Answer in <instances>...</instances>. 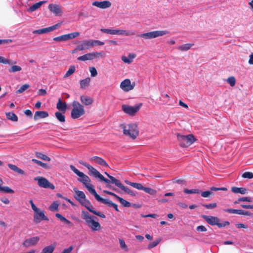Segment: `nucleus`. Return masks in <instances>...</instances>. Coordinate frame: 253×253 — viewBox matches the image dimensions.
Wrapping results in <instances>:
<instances>
[{"mask_svg":"<svg viewBox=\"0 0 253 253\" xmlns=\"http://www.w3.org/2000/svg\"><path fill=\"white\" fill-rule=\"evenodd\" d=\"M81 217L84 220L86 225L92 231H99L101 229V225L98 222L97 217L91 215L87 211H82Z\"/></svg>","mask_w":253,"mask_h":253,"instance_id":"1","label":"nucleus"},{"mask_svg":"<svg viewBox=\"0 0 253 253\" xmlns=\"http://www.w3.org/2000/svg\"><path fill=\"white\" fill-rule=\"evenodd\" d=\"M70 168L75 173L80 177L78 179V180L83 183L88 191L92 194L95 190L93 186L89 183L90 182L89 177L83 172L80 171L73 165H70Z\"/></svg>","mask_w":253,"mask_h":253,"instance_id":"2","label":"nucleus"},{"mask_svg":"<svg viewBox=\"0 0 253 253\" xmlns=\"http://www.w3.org/2000/svg\"><path fill=\"white\" fill-rule=\"evenodd\" d=\"M79 163L86 167L88 169V173L90 175H92L95 178H99L101 181H104L108 184L107 186L108 187L111 188L114 190H116V189L112 188L110 185H109L110 181L109 179L105 178L96 169L94 168L91 165L85 162H84L83 161H80Z\"/></svg>","mask_w":253,"mask_h":253,"instance_id":"3","label":"nucleus"},{"mask_svg":"<svg viewBox=\"0 0 253 253\" xmlns=\"http://www.w3.org/2000/svg\"><path fill=\"white\" fill-rule=\"evenodd\" d=\"M121 128L123 129L124 134L134 139L138 136L139 131L136 124L123 125Z\"/></svg>","mask_w":253,"mask_h":253,"instance_id":"4","label":"nucleus"},{"mask_svg":"<svg viewBox=\"0 0 253 253\" xmlns=\"http://www.w3.org/2000/svg\"><path fill=\"white\" fill-rule=\"evenodd\" d=\"M72 106L71 116L73 119H78L85 114L84 106L80 102L74 101L72 102Z\"/></svg>","mask_w":253,"mask_h":253,"instance_id":"5","label":"nucleus"},{"mask_svg":"<svg viewBox=\"0 0 253 253\" xmlns=\"http://www.w3.org/2000/svg\"><path fill=\"white\" fill-rule=\"evenodd\" d=\"M169 32L167 30H158L141 34L138 35V37L144 40H149L159 37H162L165 35L169 34Z\"/></svg>","mask_w":253,"mask_h":253,"instance_id":"6","label":"nucleus"},{"mask_svg":"<svg viewBox=\"0 0 253 253\" xmlns=\"http://www.w3.org/2000/svg\"><path fill=\"white\" fill-rule=\"evenodd\" d=\"M142 106V103H140L134 106L123 104L122 106V109L123 112L127 115L133 116L139 111Z\"/></svg>","mask_w":253,"mask_h":253,"instance_id":"7","label":"nucleus"},{"mask_svg":"<svg viewBox=\"0 0 253 253\" xmlns=\"http://www.w3.org/2000/svg\"><path fill=\"white\" fill-rule=\"evenodd\" d=\"M104 43L99 40H84L79 45L80 50H84L88 49L96 45H102Z\"/></svg>","mask_w":253,"mask_h":253,"instance_id":"8","label":"nucleus"},{"mask_svg":"<svg viewBox=\"0 0 253 253\" xmlns=\"http://www.w3.org/2000/svg\"><path fill=\"white\" fill-rule=\"evenodd\" d=\"M177 139L179 142L180 145L183 147L191 145L196 140V139L192 134L187 135L178 134Z\"/></svg>","mask_w":253,"mask_h":253,"instance_id":"9","label":"nucleus"},{"mask_svg":"<svg viewBox=\"0 0 253 253\" xmlns=\"http://www.w3.org/2000/svg\"><path fill=\"white\" fill-rule=\"evenodd\" d=\"M104 56V54L102 52L94 51L84 54L82 56H79L78 60L80 61H87L92 60L95 59L102 58Z\"/></svg>","mask_w":253,"mask_h":253,"instance_id":"10","label":"nucleus"},{"mask_svg":"<svg viewBox=\"0 0 253 253\" xmlns=\"http://www.w3.org/2000/svg\"><path fill=\"white\" fill-rule=\"evenodd\" d=\"M33 211H34V221L39 223L42 220L48 221V218L44 215V211L40 210L33 203Z\"/></svg>","mask_w":253,"mask_h":253,"instance_id":"11","label":"nucleus"},{"mask_svg":"<svg viewBox=\"0 0 253 253\" xmlns=\"http://www.w3.org/2000/svg\"><path fill=\"white\" fill-rule=\"evenodd\" d=\"M34 180L37 181L38 185L41 187L49 188L51 189H54L55 188L54 186L50 183L45 178L42 177H37L34 178Z\"/></svg>","mask_w":253,"mask_h":253,"instance_id":"12","label":"nucleus"},{"mask_svg":"<svg viewBox=\"0 0 253 253\" xmlns=\"http://www.w3.org/2000/svg\"><path fill=\"white\" fill-rule=\"evenodd\" d=\"M202 217L211 225H217L218 227H222L224 226L223 224H221V223L219 222V219L217 217L202 215Z\"/></svg>","mask_w":253,"mask_h":253,"instance_id":"13","label":"nucleus"},{"mask_svg":"<svg viewBox=\"0 0 253 253\" xmlns=\"http://www.w3.org/2000/svg\"><path fill=\"white\" fill-rule=\"evenodd\" d=\"M135 85V83L133 82L131 83L129 79H126L123 81L120 84V88L125 92H128L132 90Z\"/></svg>","mask_w":253,"mask_h":253,"instance_id":"14","label":"nucleus"},{"mask_svg":"<svg viewBox=\"0 0 253 253\" xmlns=\"http://www.w3.org/2000/svg\"><path fill=\"white\" fill-rule=\"evenodd\" d=\"M48 8L55 16H61L63 13L62 6L59 4H50Z\"/></svg>","mask_w":253,"mask_h":253,"instance_id":"15","label":"nucleus"},{"mask_svg":"<svg viewBox=\"0 0 253 253\" xmlns=\"http://www.w3.org/2000/svg\"><path fill=\"white\" fill-rule=\"evenodd\" d=\"M60 23H57V24H56L55 25H53L50 27H48L47 28H43V29H39V30H35V31H33V33L36 34H44V33H47L52 32L54 30H55L60 26Z\"/></svg>","mask_w":253,"mask_h":253,"instance_id":"16","label":"nucleus"},{"mask_svg":"<svg viewBox=\"0 0 253 253\" xmlns=\"http://www.w3.org/2000/svg\"><path fill=\"white\" fill-rule=\"evenodd\" d=\"M112 35L118 36H129L135 35V32L120 29H113Z\"/></svg>","mask_w":253,"mask_h":253,"instance_id":"17","label":"nucleus"},{"mask_svg":"<svg viewBox=\"0 0 253 253\" xmlns=\"http://www.w3.org/2000/svg\"><path fill=\"white\" fill-rule=\"evenodd\" d=\"M92 5L100 8L105 9L110 7L111 5V3L108 0L102 1H95L92 3Z\"/></svg>","mask_w":253,"mask_h":253,"instance_id":"18","label":"nucleus"},{"mask_svg":"<svg viewBox=\"0 0 253 253\" xmlns=\"http://www.w3.org/2000/svg\"><path fill=\"white\" fill-rule=\"evenodd\" d=\"M89 161L91 162L94 163L95 164L100 165L104 167H108V165L106 163V162L103 159L100 157H98L97 156H94L89 159Z\"/></svg>","mask_w":253,"mask_h":253,"instance_id":"19","label":"nucleus"},{"mask_svg":"<svg viewBox=\"0 0 253 253\" xmlns=\"http://www.w3.org/2000/svg\"><path fill=\"white\" fill-rule=\"evenodd\" d=\"M92 194L95 197L96 200L98 202L106 204L109 207H111L113 202L109 199H105L100 197V196L96 192V191H94Z\"/></svg>","mask_w":253,"mask_h":253,"instance_id":"20","label":"nucleus"},{"mask_svg":"<svg viewBox=\"0 0 253 253\" xmlns=\"http://www.w3.org/2000/svg\"><path fill=\"white\" fill-rule=\"evenodd\" d=\"M80 100L81 102L85 106L91 105L94 100L92 98L86 95H83L80 96Z\"/></svg>","mask_w":253,"mask_h":253,"instance_id":"21","label":"nucleus"},{"mask_svg":"<svg viewBox=\"0 0 253 253\" xmlns=\"http://www.w3.org/2000/svg\"><path fill=\"white\" fill-rule=\"evenodd\" d=\"M74 191L76 193V195L75 196V198L80 203L82 202V201L85 200V195L83 192H82L81 191H79L76 188H74Z\"/></svg>","mask_w":253,"mask_h":253,"instance_id":"22","label":"nucleus"},{"mask_svg":"<svg viewBox=\"0 0 253 253\" xmlns=\"http://www.w3.org/2000/svg\"><path fill=\"white\" fill-rule=\"evenodd\" d=\"M116 186L130 195L133 197L135 196V193L134 192L131 190L128 187L125 186L120 181L117 183Z\"/></svg>","mask_w":253,"mask_h":253,"instance_id":"23","label":"nucleus"},{"mask_svg":"<svg viewBox=\"0 0 253 253\" xmlns=\"http://www.w3.org/2000/svg\"><path fill=\"white\" fill-rule=\"evenodd\" d=\"M56 108L60 111L65 113L67 110V104L65 102H62L61 99L59 98L56 105Z\"/></svg>","mask_w":253,"mask_h":253,"instance_id":"24","label":"nucleus"},{"mask_svg":"<svg viewBox=\"0 0 253 253\" xmlns=\"http://www.w3.org/2000/svg\"><path fill=\"white\" fill-rule=\"evenodd\" d=\"M48 113L46 111H36L34 115V119L37 120L39 119L45 118L48 117Z\"/></svg>","mask_w":253,"mask_h":253,"instance_id":"25","label":"nucleus"},{"mask_svg":"<svg viewBox=\"0 0 253 253\" xmlns=\"http://www.w3.org/2000/svg\"><path fill=\"white\" fill-rule=\"evenodd\" d=\"M55 216L57 218H58L61 222L68 225L69 227H71L74 226V224L70 221L66 219L62 214L57 213L55 214Z\"/></svg>","mask_w":253,"mask_h":253,"instance_id":"26","label":"nucleus"},{"mask_svg":"<svg viewBox=\"0 0 253 253\" xmlns=\"http://www.w3.org/2000/svg\"><path fill=\"white\" fill-rule=\"evenodd\" d=\"M33 162H34L37 165L42 167V168L44 169H49L51 168L50 166H49V165H48L46 163H43L39 160H38L37 159H33Z\"/></svg>","mask_w":253,"mask_h":253,"instance_id":"27","label":"nucleus"},{"mask_svg":"<svg viewBox=\"0 0 253 253\" xmlns=\"http://www.w3.org/2000/svg\"><path fill=\"white\" fill-rule=\"evenodd\" d=\"M194 45L193 43H187L178 46L177 48L181 51H186L190 49Z\"/></svg>","mask_w":253,"mask_h":253,"instance_id":"28","label":"nucleus"},{"mask_svg":"<svg viewBox=\"0 0 253 253\" xmlns=\"http://www.w3.org/2000/svg\"><path fill=\"white\" fill-rule=\"evenodd\" d=\"M90 82V78H86L84 80L80 81V87L82 89H84L87 87Z\"/></svg>","mask_w":253,"mask_h":253,"instance_id":"29","label":"nucleus"},{"mask_svg":"<svg viewBox=\"0 0 253 253\" xmlns=\"http://www.w3.org/2000/svg\"><path fill=\"white\" fill-rule=\"evenodd\" d=\"M134 54H129L128 57L123 56L122 57V60L125 63L130 64L133 61V59L135 58Z\"/></svg>","mask_w":253,"mask_h":253,"instance_id":"30","label":"nucleus"},{"mask_svg":"<svg viewBox=\"0 0 253 253\" xmlns=\"http://www.w3.org/2000/svg\"><path fill=\"white\" fill-rule=\"evenodd\" d=\"M7 166L11 170H12L13 171H15L16 173H18L21 174H23L24 173V171L22 169L19 168L16 165L11 164H8L7 165Z\"/></svg>","mask_w":253,"mask_h":253,"instance_id":"31","label":"nucleus"},{"mask_svg":"<svg viewBox=\"0 0 253 253\" xmlns=\"http://www.w3.org/2000/svg\"><path fill=\"white\" fill-rule=\"evenodd\" d=\"M35 155L38 158H39L40 159H41V160H42L44 161H48V162H49L51 161V159L49 157H48L46 155L43 154L41 152H36Z\"/></svg>","mask_w":253,"mask_h":253,"instance_id":"32","label":"nucleus"},{"mask_svg":"<svg viewBox=\"0 0 253 253\" xmlns=\"http://www.w3.org/2000/svg\"><path fill=\"white\" fill-rule=\"evenodd\" d=\"M231 191L234 193L245 194L247 193V189L242 187L239 188L237 187H233L231 188Z\"/></svg>","mask_w":253,"mask_h":253,"instance_id":"33","label":"nucleus"},{"mask_svg":"<svg viewBox=\"0 0 253 253\" xmlns=\"http://www.w3.org/2000/svg\"><path fill=\"white\" fill-rule=\"evenodd\" d=\"M6 118L12 121L17 122L18 121L17 116L13 112L6 113Z\"/></svg>","mask_w":253,"mask_h":253,"instance_id":"34","label":"nucleus"},{"mask_svg":"<svg viewBox=\"0 0 253 253\" xmlns=\"http://www.w3.org/2000/svg\"><path fill=\"white\" fill-rule=\"evenodd\" d=\"M80 33L78 32H73L68 34H65L66 41L72 40L78 37Z\"/></svg>","mask_w":253,"mask_h":253,"instance_id":"35","label":"nucleus"},{"mask_svg":"<svg viewBox=\"0 0 253 253\" xmlns=\"http://www.w3.org/2000/svg\"><path fill=\"white\" fill-rule=\"evenodd\" d=\"M55 116L57 119L61 123H64L65 122V116L60 112H56L55 113Z\"/></svg>","mask_w":253,"mask_h":253,"instance_id":"36","label":"nucleus"},{"mask_svg":"<svg viewBox=\"0 0 253 253\" xmlns=\"http://www.w3.org/2000/svg\"><path fill=\"white\" fill-rule=\"evenodd\" d=\"M0 63L4 64L12 65L13 64H15L16 62H13L10 60H8L3 56H0Z\"/></svg>","mask_w":253,"mask_h":253,"instance_id":"37","label":"nucleus"},{"mask_svg":"<svg viewBox=\"0 0 253 253\" xmlns=\"http://www.w3.org/2000/svg\"><path fill=\"white\" fill-rule=\"evenodd\" d=\"M75 66H71L68 70V71L65 74L64 78H66L71 75H72L75 72Z\"/></svg>","mask_w":253,"mask_h":253,"instance_id":"38","label":"nucleus"},{"mask_svg":"<svg viewBox=\"0 0 253 253\" xmlns=\"http://www.w3.org/2000/svg\"><path fill=\"white\" fill-rule=\"evenodd\" d=\"M54 249L55 246L53 245L47 246L42 250V253H52Z\"/></svg>","mask_w":253,"mask_h":253,"instance_id":"39","label":"nucleus"},{"mask_svg":"<svg viewBox=\"0 0 253 253\" xmlns=\"http://www.w3.org/2000/svg\"><path fill=\"white\" fill-rule=\"evenodd\" d=\"M0 191L5 193H13L14 191L8 186H0Z\"/></svg>","mask_w":253,"mask_h":253,"instance_id":"40","label":"nucleus"},{"mask_svg":"<svg viewBox=\"0 0 253 253\" xmlns=\"http://www.w3.org/2000/svg\"><path fill=\"white\" fill-rule=\"evenodd\" d=\"M184 192L186 194H199L200 193V190L198 189H184Z\"/></svg>","mask_w":253,"mask_h":253,"instance_id":"41","label":"nucleus"},{"mask_svg":"<svg viewBox=\"0 0 253 253\" xmlns=\"http://www.w3.org/2000/svg\"><path fill=\"white\" fill-rule=\"evenodd\" d=\"M117 199L119 200L120 203L125 207H129L130 206V203L126 200L123 199L122 198L119 196Z\"/></svg>","mask_w":253,"mask_h":253,"instance_id":"42","label":"nucleus"},{"mask_svg":"<svg viewBox=\"0 0 253 253\" xmlns=\"http://www.w3.org/2000/svg\"><path fill=\"white\" fill-rule=\"evenodd\" d=\"M21 70L22 68L20 66L13 65L8 69V71L10 73H14L16 72H19Z\"/></svg>","mask_w":253,"mask_h":253,"instance_id":"43","label":"nucleus"},{"mask_svg":"<svg viewBox=\"0 0 253 253\" xmlns=\"http://www.w3.org/2000/svg\"><path fill=\"white\" fill-rule=\"evenodd\" d=\"M143 190L145 192L152 195H155L157 193L156 190L148 187H144Z\"/></svg>","mask_w":253,"mask_h":253,"instance_id":"44","label":"nucleus"},{"mask_svg":"<svg viewBox=\"0 0 253 253\" xmlns=\"http://www.w3.org/2000/svg\"><path fill=\"white\" fill-rule=\"evenodd\" d=\"M47 2V1H41L39 2L33 4V11L36 10V9L40 8L43 4Z\"/></svg>","mask_w":253,"mask_h":253,"instance_id":"45","label":"nucleus"},{"mask_svg":"<svg viewBox=\"0 0 253 253\" xmlns=\"http://www.w3.org/2000/svg\"><path fill=\"white\" fill-rule=\"evenodd\" d=\"M226 81L231 86H235L236 84V79L233 76L228 78Z\"/></svg>","mask_w":253,"mask_h":253,"instance_id":"46","label":"nucleus"},{"mask_svg":"<svg viewBox=\"0 0 253 253\" xmlns=\"http://www.w3.org/2000/svg\"><path fill=\"white\" fill-rule=\"evenodd\" d=\"M105 174H106L111 180V181L112 183L115 184L117 185V183L120 181V180L117 179L113 176L109 175L107 172H105Z\"/></svg>","mask_w":253,"mask_h":253,"instance_id":"47","label":"nucleus"},{"mask_svg":"<svg viewBox=\"0 0 253 253\" xmlns=\"http://www.w3.org/2000/svg\"><path fill=\"white\" fill-rule=\"evenodd\" d=\"M161 239H158L157 240H156L154 242H153L152 243H150L148 246V248L149 249H151L153 248H154L156 246H157V245L160 242Z\"/></svg>","mask_w":253,"mask_h":253,"instance_id":"48","label":"nucleus"},{"mask_svg":"<svg viewBox=\"0 0 253 253\" xmlns=\"http://www.w3.org/2000/svg\"><path fill=\"white\" fill-rule=\"evenodd\" d=\"M59 204L56 202H53L49 207V209L52 211H56L58 210Z\"/></svg>","mask_w":253,"mask_h":253,"instance_id":"49","label":"nucleus"},{"mask_svg":"<svg viewBox=\"0 0 253 253\" xmlns=\"http://www.w3.org/2000/svg\"><path fill=\"white\" fill-rule=\"evenodd\" d=\"M53 40L56 42L67 41L65 35L54 38Z\"/></svg>","mask_w":253,"mask_h":253,"instance_id":"50","label":"nucleus"},{"mask_svg":"<svg viewBox=\"0 0 253 253\" xmlns=\"http://www.w3.org/2000/svg\"><path fill=\"white\" fill-rule=\"evenodd\" d=\"M242 177L244 178L251 179L253 178V173L251 172H245L242 174Z\"/></svg>","mask_w":253,"mask_h":253,"instance_id":"51","label":"nucleus"},{"mask_svg":"<svg viewBox=\"0 0 253 253\" xmlns=\"http://www.w3.org/2000/svg\"><path fill=\"white\" fill-rule=\"evenodd\" d=\"M131 186L138 190H143L144 186L140 183L133 182Z\"/></svg>","mask_w":253,"mask_h":253,"instance_id":"52","label":"nucleus"},{"mask_svg":"<svg viewBox=\"0 0 253 253\" xmlns=\"http://www.w3.org/2000/svg\"><path fill=\"white\" fill-rule=\"evenodd\" d=\"M29 85L28 84H23L17 90V92L21 93L29 88Z\"/></svg>","mask_w":253,"mask_h":253,"instance_id":"53","label":"nucleus"},{"mask_svg":"<svg viewBox=\"0 0 253 253\" xmlns=\"http://www.w3.org/2000/svg\"><path fill=\"white\" fill-rule=\"evenodd\" d=\"M119 242H120V245L121 248L122 249H123L124 251H127V250H128L127 247V246L126 245L125 241L123 240L120 239Z\"/></svg>","mask_w":253,"mask_h":253,"instance_id":"54","label":"nucleus"},{"mask_svg":"<svg viewBox=\"0 0 253 253\" xmlns=\"http://www.w3.org/2000/svg\"><path fill=\"white\" fill-rule=\"evenodd\" d=\"M203 206L205 207L207 209H211L216 208L217 207V204L215 203L210 204H203Z\"/></svg>","mask_w":253,"mask_h":253,"instance_id":"55","label":"nucleus"},{"mask_svg":"<svg viewBox=\"0 0 253 253\" xmlns=\"http://www.w3.org/2000/svg\"><path fill=\"white\" fill-rule=\"evenodd\" d=\"M89 71L90 72V75L92 77H94L97 75V72L95 67H90L89 68Z\"/></svg>","mask_w":253,"mask_h":253,"instance_id":"56","label":"nucleus"},{"mask_svg":"<svg viewBox=\"0 0 253 253\" xmlns=\"http://www.w3.org/2000/svg\"><path fill=\"white\" fill-rule=\"evenodd\" d=\"M238 214L250 216L252 214V213L248 211H244L243 210H239Z\"/></svg>","mask_w":253,"mask_h":253,"instance_id":"57","label":"nucleus"},{"mask_svg":"<svg viewBox=\"0 0 253 253\" xmlns=\"http://www.w3.org/2000/svg\"><path fill=\"white\" fill-rule=\"evenodd\" d=\"M238 201L251 202L252 198L249 197H242L238 199Z\"/></svg>","mask_w":253,"mask_h":253,"instance_id":"58","label":"nucleus"},{"mask_svg":"<svg viewBox=\"0 0 253 253\" xmlns=\"http://www.w3.org/2000/svg\"><path fill=\"white\" fill-rule=\"evenodd\" d=\"M212 194V193L211 191H204V192H202L201 193V196L203 197L207 198V197H210V196Z\"/></svg>","mask_w":253,"mask_h":253,"instance_id":"59","label":"nucleus"},{"mask_svg":"<svg viewBox=\"0 0 253 253\" xmlns=\"http://www.w3.org/2000/svg\"><path fill=\"white\" fill-rule=\"evenodd\" d=\"M12 42V41L11 39H0V44L10 43Z\"/></svg>","mask_w":253,"mask_h":253,"instance_id":"60","label":"nucleus"},{"mask_svg":"<svg viewBox=\"0 0 253 253\" xmlns=\"http://www.w3.org/2000/svg\"><path fill=\"white\" fill-rule=\"evenodd\" d=\"M93 214L95 215H96L102 218H105L106 217V216L104 213H103L100 211H93Z\"/></svg>","mask_w":253,"mask_h":253,"instance_id":"61","label":"nucleus"},{"mask_svg":"<svg viewBox=\"0 0 253 253\" xmlns=\"http://www.w3.org/2000/svg\"><path fill=\"white\" fill-rule=\"evenodd\" d=\"M23 245L25 247L30 246L32 245V239H29L26 240L25 242H24Z\"/></svg>","mask_w":253,"mask_h":253,"instance_id":"62","label":"nucleus"},{"mask_svg":"<svg viewBox=\"0 0 253 253\" xmlns=\"http://www.w3.org/2000/svg\"><path fill=\"white\" fill-rule=\"evenodd\" d=\"M197 230L200 232H205L207 231V228L204 226L200 225L197 227Z\"/></svg>","mask_w":253,"mask_h":253,"instance_id":"63","label":"nucleus"},{"mask_svg":"<svg viewBox=\"0 0 253 253\" xmlns=\"http://www.w3.org/2000/svg\"><path fill=\"white\" fill-rule=\"evenodd\" d=\"M73 248L72 246H70L67 249H65L61 253H70L73 250Z\"/></svg>","mask_w":253,"mask_h":253,"instance_id":"64","label":"nucleus"}]
</instances>
